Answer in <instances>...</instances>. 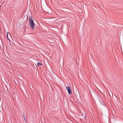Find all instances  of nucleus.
Listing matches in <instances>:
<instances>
[{"label":"nucleus","instance_id":"nucleus-1","mask_svg":"<svg viewBox=\"0 0 123 123\" xmlns=\"http://www.w3.org/2000/svg\"><path fill=\"white\" fill-rule=\"evenodd\" d=\"M29 19L30 26L32 29H33L34 28L35 25L33 20L31 17H29Z\"/></svg>","mask_w":123,"mask_h":123},{"label":"nucleus","instance_id":"nucleus-2","mask_svg":"<svg viewBox=\"0 0 123 123\" xmlns=\"http://www.w3.org/2000/svg\"><path fill=\"white\" fill-rule=\"evenodd\" d=\"M66 88L68 92V94H71L72 92H71V90L70 87H66Z\"/></svg>","mask_w":123,"mask_h":123},{"label":"nucleus","instance_id":"nucleus-3","mask_svg":"<svg viewBox=\"0 0 123 123\" xmlns=\"http://www.w3.org/2000/svg\"><path fill=\"white\" fill-rule=\"evenodd\" d=\"M8 35L9 36H10V33L8 32H7V35H6V37L7 38H9V37H8Z\"/></svg>","mask_w":123,"mask_h":123},{"label":"nucleus","instance_id":"nucleus-4","mask_svg":"<svg viewBox=\"0 0 123 123\" xmlns=\"http://www.w3.org/2000/svg\"><path fill=\"white\" fill-rule=\"evenodd\" d=\"M42 65L41 63L39 62H38L37 63V66L40 65Z\"/></svg>","mask_w":123,"mask_h":123},{"label":"nucleus","instance_id":"nucleus-5","mask_svg":"<svg viewBox=\"0 0 123 123\" xmlns=\"http://www.w3.org/2000/svg\"><path fill=\"white\" fill-rule=\"evenodd\" d=\"M8 39V40H9V42H10V39Z\"/></svg>","mask_w":123,"mask_h":123},{"label":"nucleus","instance_id":"nucleus-6","mask_svg":"<svg viewBox=\"0 0 123 123\" xmlns=\"http://www.w3.org/2000/svg\"><path fill=\"white\" fill-rule=\"evenodd\" d=\"M24 117H25L24 116Z\"/></svg>","mask_w":123,"mask_h":123}]
</instances>
